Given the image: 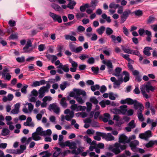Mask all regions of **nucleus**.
<instances>
[{"mask_svg": "<svg viewBox=\"0 0 157 157\" xmlns=\"http://www.w3.org/2000/svg\"><path fill=\"white\" fill-rule=\"evenodd\" d=\"M140 88L144 97L147 99L149 98V96L146 93V92L149 93L150 90L153 91L156 89V88L151 86L149 82H148L141 85Z\"/></svg>", "mask_w": 157, "mask_h": 157, "instance_id": "f257e3e1", "label": "nucleus"}, {"mask_svg": "<svg viewBox=\"0 0 157 157\" xmlns=\"http://www.w3.org/2000/svg\"><path fill=\"white\" fill-rule=\"evenodd\" d=\"M70 109L72 110L71 111L69 109H67L64 111V114H67L65 117V119L67 121H70L74 117V112L73 111H78V106L77 104L72 105Z\"/></svg>", "mask_w": 157, "mask_h": 157, "instance_id": "f03ea898", "label": "nucleus"}, {"mask_svg": "<svg viewBox=\"0 0 157 157\" xmlns=\"http://www.w3.org/2000/svg\"><path fill=\"white\" fill-rule=\"evenodd\" d=\"M125 144L121 145L118 143H116L114 145H110L109 147V149L111 151L115 154L120 153L121 150H124L126 148Z\"/></svg>", "mask_w": 157, "mask_h": 157, "instance_id": "7ed1b4c3", "label": "nucleus"}, {"mask_svg": "<svg viewBox=\"0 0 157 157\" xmlns=\"http://www.w3.org/2000/svg\"><path fill=\"white\" fill-rule=\"evenodd\" d=\"M127 104L129 105H133L135 109H139L140 111L144 109V107L142 104L138 102L136 100H133L130 98H127Z\"/></svg>", "mask_w": 157, "mask_h": 157, "instance_id": "20e7f679", "label": "nucleus"}, {"mask_svg": "<svg viewBox=\"0 0 157 157\" xmlns=\"http://www.w3.org/2000/svg\"><path fill=\"white\" fill-rule=\"evenodd\" d=\"M41 136H50L52 134V131L50 129H48L46 131H43L41 127H38L35 132Z\"/></svg>", "mask_w": 157, "mask_h": 157, "instance_id": "39448f33", "label": "nucleus"}, {"mask_svg": "<svg viewBox=\"0 0 157 157\" xmlns=\"http://www.w3.org/2000/svg\"><path fill=\"white\" fill-rule=\"evenodd\" d=\"M118 78V80H117L114 77H111L110 78L111 81L113 82V87L114 88H119L120 85L123 82V78Z\"/></svg>", "mask_w": 157, "mask_h": 157, "instance_id": "423d86ee", "label": "nucleus"}, {"mask_svg": "<svg viewBox=\"0 0 157 157\" xmlns=\"http://www.w3.org/2000/svg\"><path fill=\"white\" fill-rule=\"evenodd\" d=\"M33 48L32 46V43L30 40H29L27 41L25 46L23 48V52L29 53L33 51Z\"/></svg>", "mask_w": 157, "mask_h": 157, "instance_id": "0eeeda50", "label": "nucleus"}, {"mask_svg": "<svg viewBox=\"0 0 157 157\" xmlns=\"http://www.w3.org/2000/svg\"><path fill=\"white\" fill-rule=\"evenodd\" d=\"M49 14L54 21L58 22L59 23H61L62 22L61 17L60 15L51 12H49Z\"/></svg>", "mask_w": 157, "mask_h": 157, "instance_id": "6e6552de", "label": "nucleus"}, {"mask_svg": "<svg viewBox=\"0 0 157 157\" xmlns=\"http://www.w3.org/2000/svg\"><path fill=\"white\" fill-rule=\"evenodd\" d=\"M130 142V140L128 139L124 134H122L119 136V142L120 143H123L124 144Z\"/></svg>", "mask_w": 157, "mask_h": 157, "instance_id": "1a4fd4ad", "label": "nucleus"}, {"mask_svg": "<svg viewBox=\"0 0 157 157\" xmlns=\"http://www.w3.org/2000/svg\"><path fill=\"white\" fill-rule=\"evenodd\" d=\"M50 110H53L56 114H59L60 112V108L56 103H54L50 105L49 107Z\"/></svg>", "mask_w": 157, "mask_h": 157, "instance_id": "9d476101", "label": "nucleus"}, {"mask_svg": "<svg viewBox=\"0 0 157 157\" xmlns=\"http://www.w3.org/2000/svg\"><path fill=\"white\" fill-rule=\"evenodd\" d=\"M122 70V68L120 67L116 68L113 73V75L117 78H123L122 73H121Z\"/></svg>", "mask_w": 157, "mask_h": 157, "instance_id": "9b49d317", "label": "nucleus"}, {"mask_svg": "<svg viewBox=\"0 0 157 157\" xmlns=\"http://www.w3.org/2000/svg\"><path fill=\"white\" fill-rule=\"evenodd\" d=\"M25 106L28 105V109L26 107L24 108L23 109V111L25 113H27L29 112H31L33 109V105L31 103H26L25 105Z\"/></svg>", "mask_w": 157, "mask_h": 157, "instance_id": "f8f14e48", "label": "nucleus"}, {"mask_svg": "<svg viewBox=\"0 0 157 157\" xmlns=\"http://www.w3.org/2000/svg\"><path fill=\"white\" fill-rule=\"evenodd\" d=\"M65 147L68 146L70 149H75L76 148V143L75 142H70L69 140L65 142Z\"/></svg>", "mask_w": 157, "mask_h": 157, "instance_id": "ddd939ff", "label": "nucleus"}, {"mask_svg": "<svg viewBox=\"0 0 157 157\" xmlns=\"http://www.w3.org/2000/svg\"><path fill=\"white\" fill-rule=\"evenodd\" d=\"M151 132L150 131H146L144 133L140 134L139 135V137L141 139L147 140L149 137L151 136Z\"/></svg>", "mask_w": 157, "mask_h": 157, "instance_id": "4468645a", "label": "nucleus"}, {"mask_svg": "<svg viewBox=\"0 0 157 157\" xmlns=\"http://www.w3.org/2000/svg\"><path fill=\"white\" fill-rule=\"evenodd\" d=\"M131 13V11L130 10H126L122 13L121 16V23H123L126 20L128 17L129 15Z\"/></svg>", "mask_w": 157, "mask_h": 157, "instance_id": "2eb2a0df", "label": "nucleus"}, {"mask_svg": "<svg viewBox=\"0 0 157 157\" xmlns=\"http://www.w3.org/2000/svg\"><path fill=\"white\" fill-rule=\"evenodd\" d=\"M139 142L137 140H135L131 142L130 144V146L131 149L133 151L135 152L136 151V147L139 145Z\"/></svg>", "mask_w": 157, "mask_h": 157, "instance_id": "dca6fc26", "label": "nucleus"}, {"mask_svg": "<svg viewBox=\"0 0 157 157\" xmlns=\"http://www.w3.org/2000/svg\"><path fill=\"white\" fill-rule=\"evenodd\" d=\"M103 138L107 141H112L114 140V137L110 133L107 134L105 133L103 135Z\"/></svg>", "mask_w": 157, "mask_h": 157, "instance_id": "f3484780", "label": "nucleus"}, {"mask_svg": "<svg viewBox=\"0 0 157 157\" xmlns=\"http://www.w3.org/2000/svg\"><path fill=\"white\" fill-rule=\"evenodd\" d=\"M55 64L56 66H58L56 67L58 69L57 72L60 74H63V71L59 69V68L61 67V66H62V64L60 62L59 60H57L55 62Z\"/></svg>", "mask_w": 157, "mask_h": 157, "instance_id": "a211bd4d", "label": "nucleus"}, {"mask_svg": "<svg viewBox=\"0 0 157 157\" xmlns=\"http://www.w3.org/2000/svg\"><path fill=\"white\" fill-rule=\"evenodd\" d=\"M45 84V80H42L40 81H35L33 82L32 86L33 87H36L41 85H44Z\"/></svg>", "mask_w": 157, "mask_h": 157, "instance_id": "6ab92c4d", "label": "nucleus"}, {"mask_svg": "<svg viewBox=\"0 0 157 157\" xmlns=\"http://www.w3.org/2000/svg\"><path fill=\"white\" fill-rule=\"evenodd\" d=\"M74 91L75 93L76 96L82 95L83 97H86V93L83 90L80 89H75Z\"/></svg>", "mask_w": 157, "mask_h": 157, "instance_id": "aec40b11", "label": "nucleus"}, {"mask_svg": "<svg viewBox=\"0 0 157 157\" xmlns=\"http://www.w3.org/2000/svg\"><path fill=\"white\" fill-rule=\"evenodd\" d=\"M48 92L46 90L45 87H41L39 90V97L40 98H42L45 95V92Z\"/></svg>", "mask_w": 157, "mask_h": 157, "instance_id": "412c9836", "label": "nucleus"}, {"mask_svg": "<svg viewBox=\"0 0 157 157\" xmlns=\"http://www.w3.org/2000/svg\"><path fill=\"white\" fill-rule=\"evenodd\" d=\"M103 63L106 65L107 68L109 69V72L110 73L113 68V66L111 61L110 60H108L107 61H104Z\"/></svg>", "mask_w": 157, "mask_h": 157, "instance_id": "4be33fe9", "label": "nucleus"}, {"mask_svg": "<svg viewBox=\"0 0 157 157\" xmlns=\"http://www.w3.org/2000/svg\"><path fill=\"white\" fill-rule=\"evenodd\" d=\"M123 77L124 76V77L123 78V82H126L129 81L130 78V75L129 73L126 71H123L122 72Z\"/></svg>", "mask_w": 157, "mask_h": 157, "instance_id": "5701e85b", "label": "nucleus"}, {"mask_svg": "<svg viewBox=\"0 0 157 157\" xmlns=\"http://www.w3.org/2000/svg\"><path fill=\"white\" fill-rule=\"evenodd\" d=\"M63 136L62 135H59V137L58 144L62 147H65V142L63 141Z\"/></svg>", "mask_w": 157, "mask_h": 157, "instance_id": "b1692460", "label": "nucleus"}, {"mask_svg": "<svg viewBox=\"0 0 157 157\" xmlns=\"http://www.w3.org/2000/svg\"><path fill=\"white\" fill-rule=\"evenodd\" d=\"M127 106L126 105H123L120 106L119 110L120 113L123 114H125L127 111Z\"/></svg>", "mask_w": 157, "mask_h": 157, "instance_id": "393cba45", "label": "nucleus"}, {"mask_svg": "<svg viewBox=\"0 0 157 157\" xmlns=\"http://www.w3.org/2000/svg\"><path fill=\"white\" fill-rule=\"evenodd\" d=\"M83 98L80 96H76L75 97V99L78 103V104H82L84 103L85 101V98L86 97Z\"/></svg>", "mask_w": 157, "mask_h": 157, "instance_id": "a878e982", "label": "nucleus"}, {"mask_svg": "<svg viewBox=\"0 0 157 157\" xmlns=\"http://www.w3.org/2000/svg\"><path fill=\"white\" fill-rule=\"evenodd\" d=\"M76 17L77 19H80L82 17H87V15L85 13L82 12H78L76 13Z\"/></svg>", "mask_w": 157, "mask_h": 157, "instance_id": "bb28decb", "label": "nucleus"}, {"mask_svg": "<svg viewBox=\"0 0 157 157\" xmlns=\"http://www.w3.org/2000/svg\"><path fill=\"white\" fill-rule=\"evenodd\" d=\"M151 50L152 48L151 47H146L144 49L143 53L145 55L149 56L151 55V53L149 52V51Z\"/></svg>", "mask_w": 157, "mask_h": 157, "instance_id": "cd10ccee", "label": "nucleus"}, {"mask_svg": "<svg viewBox=\"0 0 157 157\" xmlns=\"http://www.w3.org/2000/svg\"><path fill=\"white\" fill-rule=\"evenodd\" d=\"M40 135L34 132L32 134V137L33 138V140L35 141H38L41 139V137Z\"/></svg>", "mask_w": 157, "mask_h": 157, "instance_id": "c85d7f7f", "label": "nucleus"}, {"mask_svg": "<svg viewBox=\"0 0 157 157\" xmlns=\"http://www.w3.org/2000/svg\"><path fill=\"white\" fill-rule=\"evenodd\" d=\"M110 119V116L109 113H105L104 114V117L102 118V120L104 122H107Z\"/></svg>", "mask_w": 157, "mask_h": 157, "instance_id": "c756f323", "label": "nucleus"}, {"mask_svg": "<svg viewBox=\"0 0 157 157\" xmlns=\"http://www.w3.org/2000/svg\"><path fill=\"white\" fill-rule=\"evenodd\" d=\"M65 39L66 40H70L75 41L76 40V38L74 36L69 35H65Z\"/></svg>", "mask_w": 157, "mask_h": 157, "instance_id": "7c9ffc66", "label": "nucleus"}, {"mask_svg": "<svg viewBox=\"0 0 157 157\" xmlns=\"http://www.w3.org/2000/svg\"><path fill=\"white\" fill-rule=\"evenodd\" d=\"M70 2L68 4L67 7L71 9H73L74 7L76 4V2L74 1H70Z\"/></svg>", "mask_w": 157, "mask_h": 157, "instance_id": "2f4dec72", "label": "nucleus"}, {"mask_svg": "<svg viewBox=\"0 0 157 157\" xmlns=\"http://www.w3.org/2000/svg\"><path fill=\"white\" fill-rule=\"evenodd\" d=\"M60 103L62 107L64 108H66L67 106V104L66 103L65 98H62Z\"/></svg>", "mask_w": 157, "mask_h": 157, "instance_id": "473e14b6", "label": "nucleus"}, {"mask_svg": "<svg viewBox=\"0 0 157 157\" xmlns=\"http://www.w3.org/2000/svg\"><path fill=\"white\" fill-rule=\"evenodd\" d=\"M60 69H62L65 72H68L69 71V65L68 64H65L63 65L62 64V66H61V67L59 68Z\"/></svg>", "mask_w": 157, "mask_h": 157, "instance_id": "72a5a7b5", "label": "nucleus"}, {"mask_svg": "<svg viewBox=\"0 0 157 157\" xmlns=\"http://www.w3.org/2000/svg\"><path fill=\"white\" fill-rule=\"evenodd\" d=\"M55 149L56 150V151L53 153V157H57L59 154H61V149L60 148L56 147Z\"/></svg>", "mask_w": 157, "mask_h": 157, "instance_id": "f704fd0d", "label": "nucleus"}, {"mask_svg": "<svg viewBox=\"0 0 157 157\" xmlns=\"http://www.w3.org/2000/svg\"><path fill=\"white\" fill-rule=\"evenodd\" d=\"M105 30V27L103 26H102L98 29L96 31L99 34L101 35L104 33Z\"/></svg>", "mask_w": 157, "mask_h": 157, "instance_id": "c9c22d12", "label": "nucleus"}, {"mask_svg": "<svg viewBox=\"0 0 157 157\" xmlns=\"http://www.w3.org/2000/svg\"><path fill=\"white\" fill-rule=\"evenodd\" d=\"M20 149L17 150L18 154L22 153L26 149V146L25 145H21L20 146Z\"/></svg>", "mask_w": 157, "mask_h": 157, "instance_id": "e433bc0d", "label": "nucleus"}, {"mask_svg": "<svg viewBox=\"0 0 157 157\" xmlns=\"http://www.w3.org/2000/svg\"><path fill=\"white\" fill-rule=\"evenodd\" d=\"M82 149L83 147H80L79 148H78L77 150H76L75 149L71 151V153L72 154H75L76 155H77L80 153L81 150H82Z\"/></svg>", "mask_w": 157, "mask_h": 157, "instance_id": "4c0bfd02", "label": "nucleus"}, {"mask_svg": "<svg viewBox=\"0 0 157 157\" xmlns=\"http://www.w3.org/2000/svg\"><path fill=\"white\" fill-rule=\"evenodd\" d=\"M11 76L9 73H7L5 74V75L3 76V74L2 75V78H4V79L6 80L9 81L11 78Z\"/></svg>", "mask_w": 157, "mask_h": 157, "instance_id": "58836bf2", "label": "nucleus"}, {"mask_svg": "<svg viewBox=\"0 0 157 157\" xmlns=\"http://www.w3.org/2000/svg\"><path fill=\"white\" fill-rule=\"evenodd\" d=\"M139 110H140V111H138L137 113L138 114V117L140 121H144V118L143 117L141 112L143 110V109L141 111H140L139 109Z\"/></svg>", "mask_w": 157, "mask_h": 157, "instance_id": "ea45409f", "label": "nucleus"}, {"mask_svg": "<svg viewBox=\"0 0 157 157\" xmlns=\"http://www.w3.org/2000/svg\"><path fill=\"white\" fill-rule=\"evenodd\" d=\"M101 17L103 19H105L108 23H110L111 22V20L110 19V17H107L105 14H103L101 15Z\"/></svg>", "mask_w": 157, "mask_h": 157, "instance_id": "a19ab883", "label": "nucleus"}, {"mask_svg": "<svg viewBox=\"0 0 157 157\" xmlns=\"http://www.w3.org/2000/svg\"><path fill=\"white\" fill-rule=\"evenodd\" d=\"M52 6L56 11H60L61 10V7L56 4H52Z\"/></svg>", "mask_w": 157, "mask_h": 157, "instance_id": "79ce46f5", "label": "nucleus"}, {"mask_svg": "<svg viewBox=\"0 0 157 157\" xmlns=\"http://www.w3.org/2000/svg\"><path fill=\"white\" fill-rule=\"evenodd\" d=\"M122 49L125 53L131 54L132 50L129 49V48H126L125 47H122Z\"/></svg>", "mask_w": 157, "mask_h": 157, "instance_id": "37998d69", "label": "nucleus"}, {"mask_svg": "<svg viewBox=\"0 0 157 157\" xmlns=\"http://www.w3.org/2000/svg\"><path fill=\"white\" fill-rule=\"evenodd\" d=\"M103 53L105 54L106 56H109L110 54L111 51L110 49L109 48H107L106 49L103 50Z\"/></svg>", "mask_w": 157, "mask_h": 157, "instance_id": "c03bdc74", "label": "nucleus"}, {"mask_svg": "<svg viewBox=\"0 0 157 157\" xmlns=\"http://www.w3.org/2000/svg\"><path fill=\"white\" fill-rule=\"evenodd\" d=\"M100 86L98 85H92L91 86V89L93 91H94L96 90H99Z\"/></svg>", "mask_w": 157, "mask_h": 157, "instance_id": "a18cd8bd", "label": "nucleus"}, {"mask_svg": "<svg viewBox=\"0 0 157 157\" xmlns=\"http://www.w3.org/2000/svg\"><path fill=\"white\" fill-rule=\"evenodd\" d=\"M113 32V30L110 28L107 27L106 29V33L108 35L112 34Z\"/></svg>", "mask_w": 157, "mask_h": 157, "instance_id": "49530a36", "label": "nucleus"}, {"mask_svg": "<svg viewBox=\"0 0 157 157\" xmlns=\"http://www.w3.org/2000/svg\"><path fill=\"white\" fill-rule=\"evenodd\" d=\"M16 60L19 63L24 62L25 61V57L22 56L21 57H18L16 58Z\"/></svg>", "mask_w": 157, "mask_h": 157, "instance_id": "de8ad7c7", "label": "nucleus"}, {"mask_svg": "<svg viewBox=\"0 0 157 157\" xmlns=\"http://www.w3.org/2000/svg\"><path fill=\"white\" fill-rule=\"evenodd\" d=\"M90 101L95 105H97L98 103V101L94 97H92L90 98Z\"/></svg>", "mask_w": 157, "mask_h": 157, "instance_id": "09e8293b", "label": "nucleus"}, {"mask_svg": "<svg viewBox=\"0 0 157 157\" xmlns=\"http://www.w3.org/2000/svg\"><path fill=\"white\" fill-rule=\"evenodd\" d=\"M18 34L17 33H15L12 34L9 37L10 39L14 40L17 39L18 37Z\"/></svg>", "mask_w": 157, "mask_h": 157, "instance_id": "8fccbe9b", "label": "nucleus"}, {"mask_svg": "<svg viewBox=\"0 0 157 157\" xmlns=\"http://www.w3.org/2000/svg\"><path fill=\"white\" fill-rule=\"evenodd\" d=\"M24 125L26 126H29L31 127H33L34 126V124L33 122L30 123L27 121L24 123Z\"/></svg>", "mask_w": 157, "mask_h": 157, "instance_id": "3c124183", "label": "nucleus"}, {"mask_svg": "<svg viewBox=\"0 0 157 157\" xmlns=\"http://www.w3.org/2000/svg\"><path fill=\"white\" fill-rule=\"evenodd\" d=\"M9 71H10L9 69V68L6 66H4L3 67V69L2 71V75L3 74V76H4L5 75V74L8 73Z\"/></svg>", "mask_w": 157, "mask_h": 157, "instance_id": "603ef678", "label": "nucleus"}, {"mask_svg": "<svg viewBox=\"0 0 157 157\" xmlns=\"http://www.w3.org/2000/svg\"><path fill=\"white\" fill-rule=\"evenodd\" d=\"M9 133V131L8 129L4 128L2 130V135L3 136H6Z\"/></svg>", "mask_w": 157, "mask_h": 157, "instance_id": "864d4df0", "label": "nucleus"}, {"mask_svg": "<svg viewBox=\"0 0 157 157\" xmlns=\"http://www.w3.org/2000/svg\"><path fill=\"white\" fill-rule=\"evenodd\" d=\"M134 93L136 94H139L140 93V91L139 90L138 85L135 86V88L133 90Z\"/></svg>", "mask_w": 157, "mask_h": 157, "instance_id": "5fc2aeb1", "label": "nucleus"}, {"mask_svg": "<svg viewBox=\"0 0 157 157\" xmlns=\"http://www.w3.org/2000/svg\"><path fill=\"white\" fill-rule=\"evenodd\" d=\"M44 154L45 155H43L42 156V157H48L50 155V154L49 153H48V151H44L40 153V155Z\"/></svg>", "mask_w": 157, "mask_h": 157, "instance_id": "6e6d98bb", "label": "nucleus"}, {"mask_svg": "<svg viewBox=\"0 0 157 157\" xmlns=\"http://www.w3.org/2000/svg\"><path fill=\"white\" fill-rule=\"evenodd\" d=\"M98 2L97 1H92L91 3L90 7L94 8V9L97 5Z\"/></svg>", "mask_w": 157, "mask_h": 157, "instance_id": "4d7b16f0", "label": "nucleus"}, {"mask_svg": "<svg viewBox=\"0 0 157 157\" xmlns=\"http://www.w3.org/2000/svg\"><path fill=\"white\" fill-rule=\"evenodd\" d=\"M86 104L87 107V111H89L92 109V104L88 102H87Z\"/></svg>", "mask_w": 157, "mask_h": 157, "instance_id": "13d9d810", "label": "nucleus"}, {"mask_svg": "<svg viewBox=\"0 0 157 157\" xmlns=\"http://www.w3.org/2000/svg\"><path fill=\"white\" fill-rule=\"evenodd\" d=\"M128 126L132 128H133L136 126V125L135 124L134 121L132 120L128 124Z\"/></svg>", "mask_w": 157, "mask_h": 157, "instance_id": "bf43d9fd", "label": "nucleus"}, {"mask_svg": "<svg viewBox=\"0 0 157 157\" xmlns=\"http://www.w3.org/2000/svg\"><path fill=\"white\" fill-rule=\"evenodd\" d=\"M115 95L112 92H110L109 93V98L110 99L112 100H114L115 99ZM115 96H117V95H115Z\"/></svg>", "mask_w": 157, "mask_h": 157, "instance_id": "052dcab7", "label": "nucleus"}, {"mask_svg": "<svg viewBox=\"0 0 157 157\" xmlns=\"http://www.w3.org/2000/svg\"><path fill=\"white\" fill-rule=\"evenodd\" d=\"M95 59L93 57H90L88 59L87 61V63L90 64H92L94 62Z\"/></svg>", "mask_w": 157, "mask_h": 157, "instance_id": "680f3d73", "label": "nucleus"}, {"mask_svg": "<svg viewBox=\"0 0 157 157\" xmlns=\"http://www.w3.org/2000/svg\"><path fill=\"white\" fill-rule=\"evenodd\" d=\"M47 57L52 59V60L53 61L56 60L57 59L56 56L55 55H48Z\"/></svg>", "mask_w": 157, "mask_h": 157, "instance_id": "e2e57ef3", "label": "nucleus"}, {"mask_svg": "<svg viewBox=\"0 0 157 157\" xmlns=\"http://www.w3.org/2000/svg\"><path fill=\"white\" fill-rule=\"evenodd\" d=\"M91 70L94 73L97 74L98 73L99 69L98 67H92Z\"/></svg>", "mask_w": 157, "mask_h": 157, "instance_id": "0e129e2a", "label": "nucleus"}, {"mask_svg": "<svg viewBox=\"0 0 157 157\" xmlns=\"http://www.w3.org/2000/svg\"><path fill=\"white\" fill-rule=\"evenodd\" d=\"M66 84H67V82H63V83H62V84H60V87L61 89L62 90H64L66 88Z\"/></svg>", "mask_w": 157, "mask_h": 157, "instance_id": "69168bd1", "label": "nucleus"}, {"mask_svg": "<svg viewBox=\"0 0 157 157\" xmlns=\"http://www.w3.org/2000/svg\"><path fill=\"white\" fill-rule=\"evenodd\" d=\"M98 38L97 35L96 34L94 33L92 35L91 40L92 41H95Z\"/></svg>", "mask_w": 157, "mask_h": 157, "instance_id": "338daca9", "label": "nucleus"}, {"mask_svg": "<svg viewBox=\"0 0 157 157\" xmlns=\"http://www.w3.org/2000/svg\"><path fill=\"white\" fill-rule=\"evenodd\" d=\"M151 28L155 32H157V24L151 25Z\"/></svg>", "mask_w": 157, "mask_h": 157, "instance_id": "774afa93", "label": "nucleus"}]
</instances>
